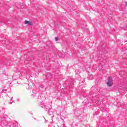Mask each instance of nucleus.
Listing matches in <instances>:
<instances>
[{"label":"nucleus","instance_id":"3","mask_svg":"<svg viewBox=\"0 0 127 127\" xmlns=\"http://www.w3.org/2000/svg\"><path fill=\"white\" fill-rule=\"evenodd\" d=\"M55 40L56 41H58V40H59V38H58V37H55Z\"/></svg>","mask_w":127,"mask_h":127},{"label":"nucleus","instance_id":"1","mask_svg":"<svg viewBox=\"0 0 127 127\" xmlns=\"http://www.w3.org/2000/svg\"><path fill=\"white\" fill-rule=\"evenodd\" d=\"M107 85L108 87H112L113 86V78L111 76H109L108 78Z\"/></svg>","mask_w":127,"mask_h":127},{"label":"nucleus","instance_id":"4","mask_svg":"<svg viewBox=\"0 0 127 127\" xmlns=\"http://www.w3.org/2000/svg\"><path fill=\"white\" fill-rule=\"evenodd\" d=\"M126 6H127V3H126Z\"/></svg>","mask_w":127,"mask_h":127},{"label":"nucleus","instance_id":"2","mask_svg":"<svg viewBox=\"0 0 127 127\" xmlns=\"http://www.w3.org/2000/svg\"><path fill=\"white\" fill-rule=\"evenodd\" d=\"M25 24H28V25H32L31 22L27 20L25 21Z\"/></svg>","mask_w":127,"mask_h":127}]
</instances>
